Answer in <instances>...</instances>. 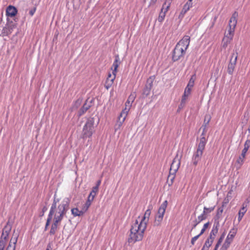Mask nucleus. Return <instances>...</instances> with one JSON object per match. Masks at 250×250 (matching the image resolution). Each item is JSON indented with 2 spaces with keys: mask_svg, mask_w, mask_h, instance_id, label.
Here are the masks:
<instances>
[{
  "mask_svg": "<svg viewBox=\"0 0 250 250\" xmlns=\"http://www.w3.org/2000/svg\"><path fill=\"white\" fill-rule=\"evenodd\" d=\"M146 229L144 223H140L139 220H136L132 225L130 229V234L128 238L129 243H135L137 241H141L144 235V232Z\"/></svg>",
  "mask_w": 250,
  "mask_h": 250,
  "instance_id": "obj_2",
  "label": "nucleus"
},
{
  "mask_svg": "<svg viewBox=\"0 0 250 250\" xmlns=\"http://www.w3.org/2000/svg\"><path fill=\"white\" fill-rule=\"evenodd\" d=\"M168 9H166V7L163 9V5L161 8V12L159 14V16L158 18V21L160 22H162L165 19L166 16V13Z\"/></svg>",
  "mask_w": 250,
  "mask_h": 250,
  "instance_id": "obj_21",
  "label": "nucleus"
},
{
  "mask_svg": "<svg viewBox=\"0 0 250 250\" xmlns=\"http://www.w3.org/2000/svg\"><path fill=\"white\" fill-rule=\"evenodd\" d=\"M190 42V37L185 35L177 43L172 52V59L173 62H176L184 56Z\"/></svg>",
  "mask_w": 250,
  "mask_h": 250,
  "instance_id": "obj_1",
  "label": "nucleus"
},
{
  "mask_svg": "<svg viewBox=\"0 0 250 250\" xmlns=\"http://www.w3.org/2000/svg\"><path fill=\"white\" fill-rule=\"evenodd\" d=\"M63 218V216H62V215H59V214H55V215H54V219L58 220V221H62V220Z\"/></svg>",
  "mask_w": 250,
  "mask_h": 250,
  "instance_id": "obj_43",
  "label": "nucleus"
},
{
  "mask_svg": "<svg viewBox=\"0 0 250 250\" xmlns=\"http://www.w3.org/2000/svg\"><path fill=\"white\" fill-rule=\"evenodd\" d=\"M246 208H247V204L246 203H243L242 204V206L238 213V220L239 222H240L242 220L243 216L244 215L245 213L247 211V209Z\"/></svg>",
  "mask_w": 250,
  "mask_h": 250,
  "instance_id": "obj_19",
  "label": "nucleus"
},
{
  "mask_svg": "<svg viewBox=\"0 0 250 250\" xmlns=\"http://www.w3.org/2000/svg\"><path fill=\"white\" fill-rule=\"evenodd\" d=\"M232 38L231 37H228L227 36H224L222 41V47L226 48L228 45L230 43Z\"/></svg>",
  "mask_w": 250,
  "mask_h": 250,
  "instance_id": "obj_22",
  "label": "nucleus"
},
{
  "mask_svg": "<svg viewBox=\"0 0 250 250\" xmlns=\"http://www.w3.org/2000/svg\"><path fill=\"white\" fill-rule=\"evenodd\" d=\"M192 0H188L183 6V9L181 12V15H184L192 6Z\"/></svg>",
  "mask_w": 250,
  "mask_h": 250,
  "instance_id": "obj_17",
  "label": "nucleus"
},
{
  "mask_svg": "<svg viewBox=\"0 0 250 250\" xmlns=\"http://www.w3.org/2000/svg\"><path fill=\"white\" fill-rule=\"evenodd\" d=\"M61 222V221H58L54 218V222L52 224L55 225V226H57L58 227L59 223H60Z\"/></svg>",
  "mask_w": 250,
  "mask_h": 250,
  "instance_id": "obj_53",
  "label": "nucleus"
},
{
  "mask_svg": "<svg viewBox=\"0 0 250 250\" xmlns=\"http://www.w3.org/2000/svg\"><path fill=\"white\" fill-rule=\"evenodd\" d=\"M94 198H95V197H92L89 195V196H88L87 201L92 202L93 201V200H94Z\"/></svg>",
  "mask_w": 250,
  "mask_h": 250,
  "instance_id": "obj_54",
  "label": "nucleus"
},
{
  "mask_svg": "<svg viewBox=\"0 0 250 250\" xmlns=\"http://www.w3.org/2000/svg\"><path fill=\"white\" fill-rule=\"evenodd\" d=\"M245 158V156H242V155L241 154V155L239 157V158L237 160L236 163L239 165V167H238V168H240L241 166L243 164Z\"/></svg>",
  "mask_w": 250,
  "mask_h": 250,
  "instance_id": "obj_29",
  "label": "nucleus"
},
{
  "mask_svg": "<svg viewBox=\"0 0 250 250\" xmlns=\"http://www.w3.org/2000/svg\"><path fill=\"white\" fill-rule=\"evenodd\" d=\"M250 202V198H248L246 199V200L245 201V202L244 203H246L247 205Z\"/></svg>",
  "mask_w": 250,
  "mask_h": 250,
  "instance_id": "obj_64",
  "label": "nucleus"
},
{
  "mask_svg": "<svg viewBox=\"0 0 250 250\" xmlns=\"http://www.w3.org/2000/svg\"><path fill=\"white\" fill-rule=\"evenodd\" d=\"M6 13L7 17H13L17 13V10L14 6L9 5L7 7Z\"/></svg>",
  "mask_w": 250,
  "mask_h": 250,
  "instance_id": "obj_16",
  "label": "nucleus"
},
{
  "mask_svg": "<svg viewBox=\"0 0 250 250\" xmlns=\"http://www.w3.org/2000/svg\"><path fill=\"white\" fill-rule=\"evenodd\" d=\"M90 105L85 103L81 107L79 111V116H81L83 115L86 111L90 108Z\"/></svg>",
  "mask_w": 250,
  "mask_h": 250,
  "instance_id": "obj_25",
  "label": "nucleus"
},
{
  "mask_svg": "<svg viewBox=\"0 0 250 250\" xmlns=\"http://www.w3.org/2000/svg\"><path fill=\"white\" fill-rule=\"evenodd\" d=\"M211 119V117L209 114H206L205 116L204 124L202 127H205V128H207V125L209 124Z\"/></svg>",
  "mask_w": 250,
  "mask_h": 250,
  "instance_id": "obj_27",
  "label": "nucleus"
},
{
  "mask_svg": "<svg viewBox=\"0 0 250 250\" xmlns=\"http://www.w3.org/2000/svg\"><path fill=\"white\" fill-rule=\"evenodd\" d=\"M180 165V162L179 160H178L177 162L176 161V158L173 160V162L170 166L169 174L168 176L167 179V183L168 184L169 187H170L173 183V181L175 177V174L178 170Z\"/></svg>",
  "mask_w": 250,
  "mask_h": 250,
  "instance_id": "obj_5",
  "label": "nucleus"
},
{
  "mask_svg": "<svg viewBox=\"0 0 250 250\" xmlns=\"http://www.w3.org/2000/svg\"><path fill=\"white\" fill-rule=\"evenodd\" d=\"M69 201L68 198H65L58 206L57 210L55 213L64 216L69 209Z\"/></svg>",
  "mask_w": 250,
  "mask_h": 250,
  "instance_id": "obj_7",
  "label": "nucleus"
},
{
  "mask_svg": "<svg viewBox=\"0 0 250 250\" xmlns=\"http://www.w3.org/2000/svg\"><path fill=\"white\" fill-rule=\"evenodd\" d=\"M52 246L53 243L52 242H49L47 245L46 250H53Z\"/></svg>",
  "mask_w": 250,
  "mask_h": 250,
  "instance_id": "obj_47",
  "label": "nucleus"
},
{
  "mask_svg": "<svg viewBox=\"0 0 250 250\" xmlns=\"http://www.w3.org/2000/svg\"><path fill=\"white\" fill-rule=\"evenodd\" d=\"M191 90H189V89H188V88H187V89L185 88L184 93L188 96H189L191 94Z\"/></svg>",
  "mask_w": 250,
  "mask_h": 250,
  "instance_id": "obj_50",
  "label": "nucleus"
},
{
  "mask_svg": "<svg viewBox=\"0 0 250 250\" xmlns=\"http://www.w3.org/2000/svg\"><path fill=\"white\" fill-rule=\"evenodd\" d=\"M155 80V76H151L149 77L146 81V83L145 86L152 88L153 82Z\"/></svg>",
  "mask_w": 250,
  "mask_h": 250,
  "instance_id": "obj_26",
  "label": "nucleus"
},
{
  "mask_svg": "<svg viewBox=\"0 0 250 250\" xmlns=\"http://www.w3.org/2000/svg\"><path fill=\"white\" fill-rule=\"evenodd\" d=\"M96 193L95 192H93V191L91 190V191L90 192V194H89V195L92 196V197H95L96 195Z\"/></svg>",
  "mask_w": 250,
  "mask_h": 250,
  "instance_id": "obj_61",
  "label": "nucleus"
},
{
  "mask_svg": "<svg viewBox=\"0 0 250 250\" xmlns=\"http://www.w3.org/2000/svg\"><path fill=\"white\" fill-rule=\"evenodd\" d=\"M188 96H189L184 93L182 96L181 102L186 104V101L188 99Z\"/></svg>",
  "mask_w": 250,
  "mask_h": 250,
  "instance_id": "obj_41",
  "label": "nucleus"
},
{
  "mask_svg": "<svg viewBox=\"0 0 250 250\" xmlns=\"http://www.w3.org/2000/svg\"><path fill=\"white\" fill-rule=\"evenodd\" d=\"M12 229V225L10 224L9 222L8 221L4 228L3 229V231L2 234L0 237V242L2 241L3 243V247H5L7 238L8 237L9 233L11 231Z\"/></svg>",
  "mask_w": 250,
  "mask_h": 250,
  "instance_id": "obj_8",
  "label": "nucleus"
},
{
  "mask_svg": "<svg viewBox=\"0 0 250 250\" xmlns=\"http://www.w3.org/2000/svg\"><path fill=\"white\" fill-rule=\"evenodd\" d=\"M214 209V207H210V208H207L205 207L204 208V214H208L210 213L211 211H212Z\"/></svg>",
  "mask_w": 250,
  "mask_h": 250,
  "instance_id": "obj_35",
  "label": "nucleus"
},
{
  "mask_svg": "<svg viewBox=\"0 0 250 250\" xmlns=\"http://www.w3.org/2000/svg\"><path fill=\"white\" fill-rule=\"evenodd\" d=\"M215 235H212L211 234H209V236L208 237V240H209V241H211V242L213 243L215 238Z\"/></svg>",
  "mask_w": 250,
  "mask_h": 250,
  "instance_id": "obj_48",
  "label": "nucleus"
},
{
  "mask_svg": "<svg viewBox=\"0 0 250 250\" xmlns=\"http://www.w3.org/2000/svg\"><path fill=\"white\" fill-rule=\"evenodd\" d=\"M248 150L247 149L243 148V149L242 150V153H241V155H242V156H246V154L247 153Z\"/></svg>",
  "mask_w": 250,
  "mask_h": 250,
  "instance_id": "obj_55",
  "label": "nucleus"
},
{
  "mask_svg": "<svg viewBox=\"0 0 250 250\" xmlns=\"http://www.w3.org/2000/svg\"><path fill=\"white\" fill-rule=\"evenodd\" d=\"M199 237L200 236L198 235H197L192 238L191 240V243L192 245H194L195 241L199 238Z\"/></svg>",
  "mask_w": 250,
  "mask_h": 250,
  "instance_id": "obj_46",
  "label": "nucleus"
},
{
  "mask_svg": "<svg viewBox=\"0 0 250 250\" xmlns=\"http://www.w3.org/2000/svg\"><path fill=\"white\" fill-rule=\"evenodd\" d=\"M173 0H166L163 3V9L166 7V9H169L171 3Z\"/></svg>",
  "mask_w": 250,
  "mask_h": 250,
  "instance_id": "obj_32",
  "label": "nucleus"
},
{
  "mask_svg": "<svg viewBox=\"0 0 250 250\" xmlns=\"http://www.w3.org/2000/svg\"><path fill=\"white\" fill-rule=\"evenodd\" d=\"M250 140L247 139L245 142L244 148H245V149H247L248 150L249 148H250Z\"/></svg>",
  "mask_w": 250,
  "mask_h": 250,
  "instance_id": "obj_40",
  "label": "nucleus"
},
{
  "mask_svg": "<svg viewBox=\"0 0 250 250\" xmlns=\"http://www.w3.org/2000/svg\"><path fill=\"white\" fill-rule=\"evenodd\" d=\"M151 88L145 86L143 90V94L145 95V97L148 96L150 93Z\"/></svg>",
  "mask_w": 250,
  "mask_h": 250,
  "instance_id": "obj_31",
  "label": "nucleus"
},
{
  "mask_svg": "<svg viewBox=\"0 0 250 250\" xmlns=\"http://www.w3.org/2000/svg\"><path fill=\"white\" fill-rule=\"evenodd\" d=\"M12 30L13 28L11 26L6 25L2 29L1 35L3 36H8L12 33Z\"/></svg>",
  "mask_w": 250,
  "mask_h": 250,
  "instance_id": "obj_20",
  "label": "nucleus"
},
{
  "mask_svg": "<svg viewBox=\"0 0 250 250\" xmlns=\"http://www.w3.org/2000/svg\"><path fill=\"white\" fill-rule=\"evenodd\" d=\"M35 11H36V9H35V8H34V9H33L29 11V14H30V15H31V16H33V15L34 14V13H35Z\"/></svg>",
  "mask_w": 250,
  "mask_h": 250,
  "instance_id": "obj_59",
  "label": "nucleus"
},
{
  "mask_svg": "<svg viewBox=\"0 0 250 250\" xmlns=\"http://www.w3.org/2000/svg\"><path fill=\"white\" fill-rule=\"evenodd\" d=\"M163 218L156 215L155 217V218L154 225L156 226H159L161 224L162 221H163Z\"/></svg>",
  "mask_w": 250,
  "mask_h": 250,
  "instance_id": "obj_30",
  "label": "nucleus"
},
{
  "mask_svg": "<svg viewBox=\"0 0 250 250\" xmlns=\"http://www.w3.org/2000/svg\"><path fill=\"white\" fill-rule=\"evenodd\" d=\"M91 204V202L86 201V202L85 204V205H84V208H85V210L88 208L90 206Z\"/></svg>",
  "mask_w": 250,
  "mask_h": 250,
  "instance_id": "obj_51",
  "label": "nucleus"
},
{
  "mask_svg": "<svg viewBox=\"0 0 250 250\" xmlns=\"http://www.w3.org/2000/svg\"><path fill=\"white\" fill-rule=\"evenodd\" d=\"M120 63V61L119 56V55H116L115 56V60H114V62L112 64V68H113L112 73L114 75V77L111 80V82L112 83H113V82L115 78L117 69Z\"/></svg>",
  "mask_w": 250,
  "mask_h": 250,
  "instance_id": "obj_14",
  "label": "nucleus"
},
{
  "mask_svg": "<svg viewBox=\"0 0 250 250\" xmlns=\"http://www.w3.org/2000/svg\"><path fill=\"white\" fill-rule=\"evenodd\" d=\"M225 233L224 232L220 236V237L219 238V239L218 240V241H217V244H219L220 245V244H221V243L222 242V241L224 239V237H225Z\"/></svg>",
  "mask_w": 250,
  "mask_h": 250,
  "instance_id": "obj_44",
  "label": "nucleus"
},
{
  "mask_svg": "<svg viewBox=\"0 0 250 250\" xmlns=\"http://www.w3.org/2000/svg\"><path fill=\"white\" fill-rule=\"evenodd\" d=\"M194 224H193V226H192V229L195 228L196 227V226H197L198 224H199V223H200V222H198V221L197 219H196V220L194 221Z\"/></svg>",
  "mask_w": 250,
  "mask_h": 250,
  "instance_id": "obj_56",
  "label": "nucleus"
},
{
  "mask_svg": "<svg viewBox=\"0 0 250 250\" xmlns=\"http://www.w3.org/2000/svg\"><path fill=\"white\" fill-rule=\"evenodd\" d=\"M136 98V94L135 93H131V94L128 97L126 103H125V107L123 109L122 111H125V110H126V114H128V113L130 109V107L132 106V104L133 102L134 101Z\"/></svg>",
  "mask_w": 250,
  "mask_h": 250,
  "instance_id": "obj_12",
  "label": "nucleus"
},
{
  "mask_svg": "<svg viewBox=\"0 0 250 250\" xmlns=\"http://www.w3.org/2000/svg\"><path fill=\"white\" fill-rule=\"evenodd\" d=\"M47 210V208L46 206H44L42 208V212L40 213L39 216L42 217L44 215L45 212Z\"/></svg>",
  "mask_w": 250,
  "mask_h": 250,
  "instance_id": "obj_45",
  "label": "nucleus"
},
{
  "mask_svg": "<svg viewBox=\"0 0 250 250\" xmlns=\"http://www.w3.org/2000/svg\"><path fill=\"white\" fill-rule=\"evenodd\" d=\"M207 218V216L206 214H204V212L203 211L202 213L198 216L197 220L198 222H201V221L205 220Z\"/></svg>",
  "mask_w": 250,
  "mask_h": 250,
  "instance_id": "obj_36",
  "label": "nucleus"
},
{
  "mask_svg": "<svg viewBox=\"0 0 250 250\" xmlns=\"http://www.w3.org/2000/svg\"><path fill=\"white\" fill-rule=\"evenodd\" d=\"M157 0H150L149 2L148 7H151L152 6H153L156 3Z\"/></svg>",
  "mask_w": 250,
  "mask_h": 250,
  "instance_id": "obj_49",
  "label": "nucleus"
},
{
  "mask_svg": "<svg viewBox=\"0 0 250 250\" xmlns=\"http://www.w3.org/2000/svg\"><path fill=\"white\" fill-rule=\"evenodd\" d=\"M59 202V199L56 197V195L55 194L54 196L53 203H55L56 204H57V203H58Z\"/></svg>",
  "mask_w": 250,
  "mask_h": 250,
  "instance_id": "obj_58",
  "label": "nucleus"
},
{
  "mask_svg": "<svg viewBox=\"0 0 250 250\" xmlns=\"http://www.w3.org/2000/svg\"><path fill=\"white\" fill-rule=\"evenodd\" d=\"M167 200H166L161 205V206L158 209L157 214L156 215L163 218L164 215L165 211H166V208L167 207Z\"/></svg>",
  "mask_w": 250,
  "mask_h": 250,
  "instance_id": "obj_15",
  "label": "nucleus"
},
{
  "mask_svg": "<svg viewBox=\"0 0 250 250\" xmlns=\"http://www.w3.org/2000/svg\"><path fill=\"white\" fill-rule=\"evenodd\" d=\"M58 229V227L55 225L52 224L51 229L49 232L50 235H54L56 233Z\"/></svg>",
  "mask_w": 250,
  "mask_h": 250,
  "instance_id": "obj_34",
  "label": "nucleus"
},
{
  "mask_svg": "<svg viewBox=\"0 0 250 250\" xmlns=\"http://www.w3.org/2000/svg\"><path fill=\"white\" fill-rule=\"evenodd\" d=\"M212 242L211 241H209L207 239L205 241V244H204L203 247H205V248L208 249L209 250V247L211 246Z\"/></svg>",
  "mask_w": 250,
  "mask_h": 250,
  "instance_id": "obj_38",
  "label": "nucleus"
},
{
  "mask_svg": "<svg viewBox=\"0 0 250 250\" xmlns=\"http://www.w3.org/2000/svg\"><path fill=\"white\" fill-rule=\"evenodd\" d=\"M192 87H193L192 86H191V85H189V84L188 83V84L185 88H187V89L188 88V89H189V90H191Z\"/></svg>",
  "mask_w": 250,
  "mask_h": 250,
  "instance_id": "obj_62",
  "label": "nucleus"
},
{
  "mask_svg": "<svg viewBox=\"0 0 250 250\" xmlns=\"http://www.w3.org/2000/svg\"><path fill=\"white\" fill-rule=\"evenodd\" d=\"M236 233H237V229L234 228H232L230 230L225 240L228 242H229V243H231L232 242V241H233V239L234 237H235Z\"/></svg>",
  "mask_w": 250,
  "mask_h": 250,
  "instance_id": "obj_18",
  "label": "nucleus"
},
{
  "mask_svg": "<svg viewBox=\"0 0 250 250\" xmlns=\"http://www.w3.org/2000/svg\"><path fill=\"white\" fill-rule=\"evenodd\" d=\"M238 15V14L237 12H234L232 14L229 22V29L228 31V33L225 35V36L233 38L235 28L237 24V18Z\"/></svg>",
  "mask_w": 250,
  "mask_h": 250,
  "instance_id": "obj_6",
  "label": "nucleus"
},
{
  "mask_svg": "<svg viewBox=\"0 0 250 250\" xmlns=\"http://www.w3.org/2000/svg\"><path fill=\"white\" fill-rule=\"evenodd\" d=\"M95 119L94 117H90L87 119L83 129L82 137L83 139L90 138L95 132V127L98 125V121L96 126L94 125Z\"/></svg>",
  "mask_w": 250,
  "mask_h": 250,
  "instance_id": "obj_3",
  "label": "nucleus"
},
{
  "mask_svg": "<svg viewBox=\"0 0 250 250\" xmlns=\"http://www.w3.org/2000/svg\"><path fill=\"white\" fill-rule=\"evenodd\" d=\"M126 112V110H125V112L122 111L121 112L118 118V121L115 125V131H117V130L120 129L127 115Z\"/></svg>",
  "mask_w": 250,
  "mask_h": 250,
  "instance_id": "obj_10",
  "label": "nucleus"
},
{
  "mask_svg": "<svg viewBox=\"0 0 250 250\" xmlns=\"http://www.w3.org/2000/svg\"><path fill=\"white\" fill-rule=\"evenodd\" d=\"M57 204L53 203L51 207L50 208L48 216L52 217V216L54 213L55 209L56 208Z\"/></svg>",
  "mask_w": 250,
  "mask_h": 250,
  "instance_id": "obj_28",
  "label": "nucleus"
},
{
  "mask_svg": "<svg viewBox=\"0 0 250 250\" xmlns=\"http://www.w3.org/2000/svg\"><path fill=\"white\" fill-rule=\"evenodd\" d=\"M219 227V222L215 223L213 224L212 229L210 232L213 235H215L218 233V229Z\"/></svg>",
  "mask_w": 250,
  "mask_h": 250,
  "instance_id": "obj_24",
  "label": "nucleus"
},
{
  "mask_svg": "<svg viewBox=\"0 0 250 250\" xmlns=\"http://www.w3.org/2000/svg\"><path fill=\"white\" fill-rule=\"evenodd\" d=\"M185 104V103L181 102L180 104L178 106L177 112H179L181 111V110L184 107Z\"/></svg>",
  "mask_w": 250,
  "mask_h": 250,
  "instance_id": "obj_42",
  "label": "nucleus"
},
{
  "mask_svg": "<svg viewBox=\"0 0 250 250\" xmlns=\"http://www.w3.org/2000/svg\"><path fill=\"white\" fill-rule=\"evenodd\" d=\"M72 214L74 216H80L84 213V211L79 210L78 208H75L71 209Z\"/></svg>",
  "mask_w": 250,
  "mask_h": 250,
  "instance_id": "obj_23",
  "label": "nucleus"
},
{
  "mask_svg": "<svg viewBox=\"0 0 250 250\" xmlns=\"http://www.w3.org/2000/svg\"><path fill=\"white\" fill-rule=\"evenodd\" d=\"M99 188L97 187V186H95L92 188V190L93 191V192L97 193L98 191Z\"/></svg>",
  "mask_w": 250,
  "mask_h": 250,
  "instance_id": "obj_52",
  "label": "nucleus"
},
{
  "mask_svg": "<svg viewBox=\"0 0 250 250\" xmlns=\"http://www.w3.org/2000/svg\"><path fill=\"white\" fill-rule=\"evenodd\" d=\"M205 230H206L205 229L202 228V229H201V230L200 233L198 234V235H199V236H200L202 234H203L204 233V232L205 231Z\"/></svg>",
  "mask_w": 250,
  "mask_h": 250,
  "instance_id": "obj_63",
  "label": "nucleus"
},
{
  "mask_svg": "<svg viewBox=\"0 0 250 250\" xmlns=\"http://www.w3.org/2000/svg\"><path fill=\"white\" fill-rule=\"evenodd\" d=\"M237 59V53H236V55H235L234 53H233L231 55V59L230 60V62L228 65V72L230 75H232L234 69L235 67Z\"/></svg>",
  "mask_w": 250,
  "mask_h": 250,
  "instance_id": "obj_11",
  "label": "nucleus"
},
{
  "mask_svg": "<svg viewBox=\"0 0 250 250\" xmlns=\"http://www.w3.org/2000/svg\"><path fill=\"white\" fill-rule=\"evenodd\" d=\"M18 235H13L11 238L6 250H15L16 244L17 242ZM3 243L2 241L0 242V250H4Z\"/></svg>",
  "mask_w": 250,
  "mask_h": 250,
  "instance_id": "obj_9",
  "label": "nucleus"
},
{
  "mask_svg": "<svg viewBox=\"0 0 250 250\" xmlns=\"http://www.w3.org/2000/svg\"><path fill=\"white\" fill-rule=\"evenodd\" d=\"M101 184V180H99L97 181L96 185L95 186H97V187H99L100 185Z\"/></svg>",
  "mask_w": 250,
  "mask_h": 250,
  "instance_id": "obj_60",
  "label": "nucleus"
},
{
  "mask_svg": "<svg viewBox=\"0 0 250 250\" xmlns=\"http://www.w3.org/2000/svg\"><path fill=\"white\" fill-rule=\"evenodd\" d=\"M209 225V222H207V223H205V224L204 225V226H203V229H205L206 230V229L208 228V227Z\"/></svg>",
  "mask_w": 250,
  "mask_h": 250,
  "instance_id": "obj_57",
  "label": "nucleus"
},
{
  "mask_svg": "<svg viewBox=\"0 0 250 250\" xmlns=\"http://www.w3.org/2000/svg\"><path fill=\"white\" fill-rule=\"evenodd\" d=\"M152 209V206H149L148 207V209L146 211L144 216L141 219L140 221H139L140 223H144L145 224V226H147V223L149 220V218L151 214V209Z\"/></svg>",
  "mask_w": 250,
  "mask_h": 250,
  "instance_id": "obj_13",
  "label": "nucleus"
},
{
  "mask_svg": "<svg viewBox=\"0 0 250 250\" xmlns=\"http://www.w3.org/2000/svg\"><path fill=\"white\" fill-rule=\"evenodd\" d=\"M52 218V217H49V216L47 217V219L46 222V224H45V227H44V230L45 231L47 230L48 226H49V225L50 224V222Z\"/></svg>",
  "mask_w": 250,
  "mask_h": 250,
  "instance_id": "obj_39",
  "label": "nucleus"
},
{
  "mask_svg": "<svg viewBox=\"0 0 250 250\" xmlns=\"http://www.w3.org/2000/svg\"><path fill=\"white\" fill-rule=\"evenodd\" d=\"M207 142V140L205 137H203L201 138L197 149L196 151L194 152L192 157L191 161L194 166H196L200 161Z\"/></svg>",
  "mask_w": 250,
  "mask_h": 250,
  "instance_id": "obj_4",
  "label": "nucleus"
},
{
  "mask_svg": "<svg viewBox=\"0 0 250 250\" xmlns=\"http://www.w3.org/2000/svg\"><path fill=\"white\" fill-rule=\"evenodd\" d=\"M195 78H196L195 74L192 75L190 79H189L188 84H189V85H191V86H192L193 87V86L194 85Z\"/></svg>",
  "mask_w": 250,
  "mask_h": 250,
  "instance_id": "obj_37",
  "label": "nucleus"
},
{
  "mask_svg": "<svg viewBox=\"0 0 250 250\" xmlns=\"http://www.w3.org/2000/svg\"><path fill=\"white\" fill-rule=\"evenodd\" d=\"M230 244L231 243H229V242H228L225 240L223 245L221 247L220 250H227V249L229 248Z\"/></svg>",
  "mask_w": 250,
  "mask_h": 250,
  "instance_id": "obj_33",
  "label": "nucleus"
}]
</instances>
